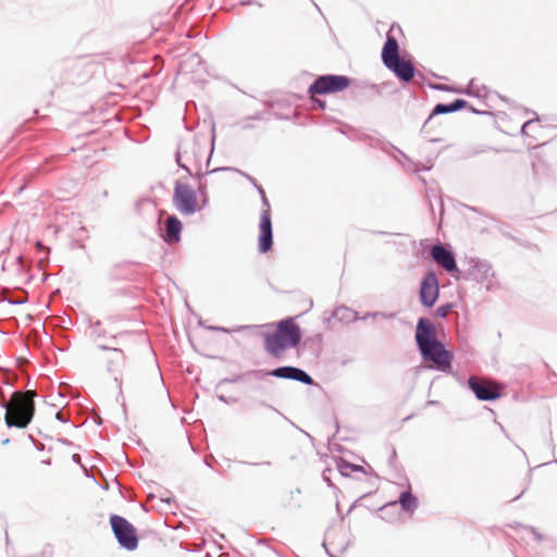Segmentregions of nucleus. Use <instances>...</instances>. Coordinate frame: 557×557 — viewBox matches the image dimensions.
Here are the masks:
<instances>
[{"mask_svg":"<svg viewBox=\"0 0 557 557\" xmlns=\"http://www.w3.org/2000/svg\"><path fill=\"white\" fill-rule=\"evenodd\" d=\"M375 317H382L384 319H393L395 317V313H385V312H367L364 315H360V320H366L368 318H375Z\"/></svg>","mask_w":557,"mask_h":557,"instance_id":"c85d7f7f","label":"nucleus"},{"mask_svg":"<svg viewBox=\"0 0 557 557\" xmlns=\"http://www.w3.org/2000/svg\"><path fill=\"white\" fill-rule=\"evenodd\" d=\"M42 463H45V465H50V463H51V459H50V458H48V459H46V460H42Z\"/></svg>","mask_w":557,"mask_h":557,"instance_id":"e2e57ef3","label":"nucleus"},{"mask_svg":"<svg viewBox=\"0 0 557 557\" xmlns=\"http://www.w3.org/2000/svg\"><path fill=\"white\" fill-rule=\"evenodd\" d=\"M201 198V207L200 208H203L208 205L209 202V195H208V182L207 180H200L198 186H197V191Z\"/></svg>","mask_w":557,"mask_h":557,"instance_id":"a878e982","label":"nucleus"},{"mask_svg":"<svg viewBox=\"0 0 557 557\" xmlns=\"http://www.w3.org/2000/svg\"><path fill=\"white\" fill-rule=\"evenodd\" d=\"M248 121H245V119L243 120V129H249V128H252L253 126L249 123H247Z\"/></svg>","mask_w":557,"mask_h":557,"instance_id":"603ef678","label":"nucleus"},{"mask_svg":"<svg viewBox=\"0 0 557 557\" xmlns=\"http://www.w3.org/2000/svg\"><path fill=\"white\" fill-rule=\"evenodd\" d=\"M337 469L343 476H349L347 473V470L354 471V472H364V469L360 465L351 463L344 458H339L337 460Z\"/></svg>","mask_w":557,"mask_h":557,"instance_id":"b1692460","label":"nucleus"},{"mask_svg":"<svg viewBox=\"0 0 557 557\" xmlns=\"http://www.w3.org/2000/svg\"><path fill=\"white\" fill-rule=\"evenodd\" d=\"M36 246H37V249L38 250H46V251H49V248H47L46 246H44V244L41 242H37L36 243Z\"/></svg>","mask_w":557,"mask_h":557,"instance_id":"09e8293b","label":"nucleus"},{"mask_svg":"<svg viewBox=\"0 0 557 557\" xmlns=\"http://www.w3.org/2000/svg\"><path fill=\"white\" fill-rule=\"evenodd\" d=\"M429 255L437 265L442 267L454 278L460 280L461 269L457 265L456 255L450 246L436 243L430 248Z\"/></svg>","mask_w":557,"mask_h":557,"instance_id":"0eeeda50","label":"nucleus"},{"mask_svg":"<svg viewBox=\"0 0 557 557\" xmlns=\"http://www.w3.org/2000/svg\"><path fill=\"white\" fill-rule=\"evenodd\" d=\"M333 472V470L331 468H326L323 470L322 472V480L330 486V487H333V488H337L335 486V484L332 482L331 480V473Z\"/></svg>","mask_w":557,"mask_h":557,"instance_id":"c756f323","label":"nucleus"},{"mask_svg":"<svg viewBox=\"0 0 557 557\" xmlns=\"http://www.w3.org/2000/svg\"><path fill=\"white\" fill-rule=\"evenodd\" d=\"M36 448L41 450L44 448V445L42 444L40 446L36 445Z\"/></svg>","mask_w":557,"mask_h":557,"instance_id":"774afa93","label":"nucleus"},{"mask_svg":"<svg viewBox=\"0 0 557 557\" xmlns=\"http://www.w3.org/2000/svg\"><path fill=\"white\" fill-rule=\"evenodd\" d=\"M216 397L220 401H222L224 404L235 403V399H230V398L225 397L224 395H218Z\"/></svg>","mask_w":557,"mask_h":557,"instance_id":"37998d69","label":"nucleus"},{"mask_svg":"<svg viewBox=\"0 0 557 557\" xmlns=\"http://www.w3.org/2000/svg\"><path fill=\"white\" fill-rule=\"evenodd\" d=\"M251 327H255L253 325H240L234 330H232L233 332H239L242 330H246V329H251Z\"/></svg>","mask_w":557,"mask_h":557,"instance_id":"de8ad7c7","label":"nucleus"},{"mask_svg":"<svg viewBox=\"0 0 557 557\" xmlns=\"http://www.w3.org/2000/svg\"><path fill=\"white\" fill-rule=\"evenodd\" d=\"M182 231L183 223L176 215L172 214L168 216L160 236L168 245H174L181 240Z\"/></svg>","mask_w":557,"mask_h":557,"instance_id":"dca6fc26","label":"nucleus"},{"mask_svg":"<svg viewBox=\"0 0 557 557\" xmlns=\"http://www.w3.org/2000/svg\"><path fill=\"white\" fill-rule=\"evenodd\" d=\"M535 121H539V117H536V119H535ZM533 123H534V120H529V121L524 122V123H523V125L521 126V131H520L521 135H525V134H527V131H525V129H527L530 125H532Z\"/></svg>","mask_w":557,"mask_h":557,"instance_id":"ea45409f","label":"nucleus"},{"mask_svg":"<svg viewBox=\"0 0 557 557\" xmlns=\"http://www.w3.org/2000/svg\"><path fill=\"white\" fill-rule=\"evenodd\" d=\"M235 381H236V379H227V377H226V379H223V380L221 381V383H233V382H235Z\"/></svg>","mask_w":557,"mask_h":557,"instance_id":"13d9d810","label":"nucleus"},{"mask_svg":"<svg viewBox=\"0 0 557 557\" xmlns=\"http://www.w3.org/2000/svg\"><path fill=\"white\" fill-rule=\"evenodd\" d=\"M256 189L259 193L260 198H262L263 196H267L265 195V190H264V188L261 185L257 186Z\"/></svg>","mask_w":557,"mask_h":557,"instance_id":"49530a36","label":"nucleus"},{"mask_svg":"<svg viewBox=\"0 0 557 557\" xmlns=\"http://www.w3.org/2000/svg\"><path fill=\"white\" fill-rule=\"evenodd\" d=\"M430 87L432 89H435V90H441V91H453L455 90L454 87L449 86V85H443V84H430Z\"/></svg>","mask_w":557,"mask_h":557,"instance_id":"7c9ffc66","label":"nucleus"},{"mask_svg":"<svg viewBox=\"0 0 557 557\" xmlns=\"http://www.w3.org/2000/svg\"><path fill=\"white\" fill-rule=\"evenodd\" d=\"M247 375H251L257 380H262L265 376H274L276 379L296 381L308 386L315 384L314 380L307 371L294 366H280L272 370H251L247 372Z\"/></svg>","mask_w":557,"mask_h":557,"instance_id":"f257e3e1","label":"nucleus"},{"mask_svg":"<svg viewBox=\"0 0 557 557\" xmlns=\"http://www.w3.org/2000/svg\"><path fill=\"white\" fill-rule=\"evenodd\" d=\"M524 529L530 531L534 535L536 542H541L543 540V535L535 528L525 525Z\"/></svg>","mask_w":557,"mask_h":557,"instance_id":"72a5a7b5","label":"nucleus"},{"mask_svg":"<svg viewBox=\"0 0 557 557\" xmlns=\"http://www.w3.org/2000/svg\"><path fill=\"white\" fill-rule=\"evenodd\" d=\"M488 148H478V149H474L473 152L471 153L472 156H475V154H479V153H482V152H485Z\"/></svg>","mask_w":557,"mask_h":557,"instance_id":"3c124183","label":"nucleus"},{"mask_svg":"<svg viewBox=\"0 0 557 557\" xmlns=\"http://www.w3.org/2000/svg\"><path fill=\"white\" fill-rule=\"evenodd\" d=\"M355 506H356V504L354 503V504L349 507V509H348L347 513H350V512H351V510L355 508Z\"/></svg>","mask_w":557,"mask_h":557,"instance_id":"0e129e2a","label":"nucleus"},{"mask_svg":"<svg viewBox=\"0 0 557 557\" xmlns=\"http://www.w3.org/2000/svg\"><path fill=\"white\" fill-rule=\"evenodd\" d=\"M440 297V282L434 271H429L420 283L419 299L423 307L432 308Z\"/></svg>","mask_w":557,"mask_h":557,"instance_id":"1a4fd4ad","label":"nucleus"},{"mask_svg":"<svg viewBox=\"0 0 557 557\" xmlns=\"http://www.w3.org/2000/svg\"><path fill=\"white\" fill-rule=\"evenodd\" d=\"M16 262L18 263V265H20L21 268H23V267H24L22 256H18V257L16 258Z\"/></svg>","mask_w":557,"mask_h":557,"instance_id":"4d7b16f0","label":"nucleus"},{"mask_svg":"<svg viewBox=\"0 0 557 557\" xmlns=\"http://www.w3.org/2000/svg\"><path fill=\"white\" fill-rule=\"evenodd\" d=\"M90 76V73L82 61H74L71 63L70 73L66 77L72 84H83Z\"/></svg>","mask_w":557,"mask_h":557,"instance_id":"412c9836","label":"nucleus"},{"mask_svg":"<svg viewBox=\"0 0 557 557\" xmlns=\"http://www.w3.org/2000/svg\"><path fill=\"white\" fill-rule=\"evenodd\" d=\"M466 108H468V101L465 99H461V98H457L449 103H442V102L436 103L433 107L429 117L424 122L421 132H425L426 125L434 116L440 115V114L454 113V112L460 111Z\"/></svg>","mask_w":557,"mask_h":557,"instance_id":"f3484780","label":"nucleus"},{"mask_svg":"<svg viewBox=\"0 0 557 557\" xmlns=\"http://www.w3.org/2000/svg\"><path fill=\"white\" fill-rule=\"evenodd\" d=\"M370 88H371L372 90L376 91V92H380V87H379V85H376V84H371V85H370Z\"/></svg>","mask_w":557,"mask_h":557,"instance_id":"5fc2aeb1","label":"nucleus"},{"mask_svg":"<svg viewBox=\"0 0 557 557\" xmlns=\"http://www.w3.org/2000/svg\"><path fill=\"white\" fill-rule=\"evenodd\" d=\"M191 60H193V61H196L198 64L201 62V59H200V57H199V54H198V53H194V54L191 55Z\"/></svg>","mask_w":557,"mask_h":557,"instance_id":"864d4df0","label":"nucleus"},{"mask_svg":"<svg viewBox=\"0 0 557 557\" xmlns=\"http://www.w3.org/2000/svg\"><path fill=\"white\" fill-rule=\"evenodd\" d=\"M5 301H8L11 305H22L27 301L25 297H17V298H5Z\"/></svg>","mask_w":557,"mask_h":557,"instance_id":"f704fd0d","label":"nucleus"},{"mask_svg":"<svg viewBox=\"0 0 557 557\" xmlns=\"http://www.w3.org/2000/svg\"><path fill=\"white\" fill-rule=\"evenodd\" d=\"M264 350L274 358H280L282 352L287 348H290L287 343L280 337L276 333H265L263 337Z\"/></svg>","mask_w":557,"mask_h":557,"instance_id":"6ab92c4d","label":"nucleus"},{"mask_svg":"<svg viewBox=\"0 0 557 557\" xmlns=\"http://www.w3.org/2000/svg\"><path fill=\"white\" fill-rule=\"evenodd\" d=\"M262 119H263L262 113H256L253 115H249V116L245 117V121L262 120Z\"/></svg>","mask_w":557,"mask_h":557,"instance_id":"c03bdc74","label":"nucleus"},{"mask_svg":"<svg viewBox=\"0 0 557 557\" xmlns=\"http://www.w3.org/2000/svg\"><path fill=\"white\" fill-rule=\"evenodd\" d=\"M239 3L242 5H251V4H258L259 7H261V3H258L253 0H240Z\"/></svg>","mask_w":557,"mask_h":557,"instance_id":"a18cd8bd","label":"nucleus"},{"mask_svg":"<svg viewBox=\"0 0 557 557\" xmlns=\"http://www.w3.org/2000/svg\"><path fill=\"white\" fill-rule=\"evenodd\" d=\"M98 348L109 352L107 358V371L113 374L114 381L121 385L119 374L121 373L125 362L124 351L120 348L111 347L108 345H98Z\"/></svg>","mask_w":557,"mask_h":557,"instance_id":"4468645a","label":"nucleus"},{"mask_svg":"<svg viewBox=\"0 0 557 557\" xmlns=\"http://www.w3.org/2000/svg\"><path fill=\"white\" fill-rule=\"evenodd\" d=\"M454 92L474 97H483L486 95V87L484 85L479 86L476 84V79L472 78L466 88H455Z\"/></svg>","mask_w":557,"mask_h":557,"instance_id":"5701e85b","label":"nucleus"},{"mask_svg":"<svg viewBox=\"0 0 557 557\" xmlns=\"http://www.w3.org/2000/svg\"><path fill=\"white\" fill-rule=\"evenodd\" d=\"M414 341L418 348L440 341L436 336L435 325L429 318L421 317L418 319Z\"/></svg>","mask_w":557,"mask_h":557,"instance_id":"f8f14e48","label":"nucleus"},{"mask_svg":"<svg viewBox=\"0 0 557 557\" xmlns=\"http://www.w3.org/2000/svg\"><path fill=\"white\" fill-rule=\"evenodd\" d=\"M397 503L400 505L401 510L407 513H412L419 505L418 497L411 492L410 488L403 491L399 494Z\"/></svg>","mask_w":557,"mask_h":557,"instance_id":"4be33fe9","label":"nucleus"},{"mask_svg":"<svg viewBox=\"0 0 557 557\" xmlns=\"http://www.w3.org/2000/svg\"><path fill=\"white\" fill-rule=\"evenodd\" d=\"M196 165H198V169H197V171L195 172V174H193L191 176H194L195 178H197V181H198V183H199V182H200V180H205V176L209 174V173H208L209 171H207V172H205V173H203V172L201 171V164H200V163H196Z\"/></svg>","mask_w":557,"mask_h":557,"instance_id":"2f4dec72","label":"nucleus"},{"mask_svg":"<svg viewBox=\"0 0 557 557\" xmlns=\"http://www.w3.org/2000/svg\"><path fill=\"white\" fill-rule=\"evenodd\" d=\"M384 66L389 70L401 83H410L416 75L414 65L400 57L388 60Z\"/></svg>","mask_w":557,"mask_h":557,"instance_id":"ddd939ff","label":"nucleus"},{"mask_svg":"<svg viewBox=\"0 0 557 557\" xmlns=\"http://www.w3.org/2000/svg\"><path fill=\"white\" fill-rule=\"evenodd\" d=\"M396 457H397L396 449H395V447H392L391 456L387 461L389 467H392V468L395 467Z\"/></svg>","mask_w":557,"mask_h":557,"instance_id":"e433bc0d","label":"nucleus"},{"mask_svg":"<svg viewBox=\"0 0 557 557\" xmlns=\"http://www.w3.org/2000/svg\"><path fill=\"white\" fill-rule=\"evenodd\" d=\"M395 151H397L400 156L407 158V156L398 148L394 147V146H391Z\"/></svg>","mask_w":557,"mask_h":557,"instance_id":"bf43d9fd","label":"nucleus"},{"mask_svg":"<svg viewBox=\"0 0 557 557\" xmlns=\"http://www.w3.org/2000/svg\"><path fill=\"white\" fill-rule=\"evenodd\" d=\"M110 524L121 548L133 552L138 547L136 529L127 519L119 515H111Z\"/></svg>","mask_w":557,"mask_h":557,"instance_id":"7ed1b4c3","label":"nucleus"},{"mask_svg":"<svg viewBox=\"0 0 557 557\" xmlns=\"http://www.w3.org/2000/svg\"><path fill=\"white\" fill-rule=\"evenodd\" d=\"M424 361L431 362L433 369L446 372L451 368L454 355L450 350L446 349L445 345L437 341L418 348Z\"/></svg>","mask_w":557,"mask_h":557,"instance_id":"20e7f679","label":"nucleus"},{"mask_svg":"<svg viewBox=\"0 0 557 557\" xmlns=\"http://www.w3.org/2000/svg\"><path fill=\"white\" fill-rule=\"evenodd\" d=\"M207 329L210 331H213V332H221V333H231L232 332L231 330L223 327V326H208Z\"/></svg>","mask_w":557,"mask_h":557,"instance_id":"58836bf2","label":"nucleus"},{"mask_svg":"<svg viewBox=\"0 0 557 557\" xmlns=\"http://www.w3.org/2000/svg\"><path fill=\"white\" fill-rule=\"evenodd\" d=\"M351 83L352 79L346 75L323 74L314 78L308 87V94L311 96L336 94L347 89Z\"/></svg>","mask_w":557,"mask_h":557,"instance_id":"f03ea898","label":"nucleus"},{"mask_svg":"<svg viewBox=\"0 0 557 557\" xmlns=\"http://www.w3.org/2000/svg\"><path fill=\"white\" fill-rule=\"evenodd\" d=\"M261 202L262 211L259 223L258 249L261 253H267L273 247V227L268 197L263 196Z\"/></svg>","mask_w":557,"mask_h":557,"instance_id":"6e6552de","label":"nucleus"},{"mask_svg":"<svg viewBox=\"0 0 557 557\" xmlns=\"http://www.w3.org/2000/svg\"><path fill=\"white\" fill-rule=\"evenodd\" d=\"M323 547L325 548L326 553H327L331 557H333V556H332V554L330 553L329 548H327L326 543H324V544H323Z\"/></svg>","mask_w":557,"mask_h":557,"instance_id":"680f3d73","label":"nucleus"},{"mask_svg":"<svg viewBox=\"0 0 557 557\" xmlns=\"http://www.w3.org/2000/svg\"><path fill=\"white\" fill-rule=\"evenodd\" d=\"M258 404L261 406V407H265V408H269L273 411H275L276 413L281 414L282 417H284L286 419V417L280 411L277 410L275 407H273L272 405L268 404L267 401L264 400H259Z\"/></svg>","mask_w":557,"mask_h":557,"instance_id":"c9c22d12","label":"nucleus"},{"mask_svg":"<svg viewBox=\"0 0 557 557\" xmlns=\"http://www.w3.org/2000/svg\"><path fill=\"white\" fill-rule=\"evenodd\" d=\"M174 207L184 215H191L200 208L198 207L197 193L187 183L177 181L173 193Z\"/></svg>","mask_w":557,"mask_h":557,"instance_id":"423d86ee","label":"nucleus"},{"mask_svg":"<svg viewBox=\"0 0 557 557\" xmlns=\"http://www.w3.org/2000/svg\"><path fill=\"white\" fill-rule=\"evenodd\" d=\"M9 443H10V440H9V438H4V440L2 441V444H3V445H7V444H9Z\"/></svg>","mask_w":557,"mask_h":557,"instance_id":"69168bd1","label":"nucleus"},{"mask_svg":"<svg viewBox=\"0 0 557 557\" xmlns=\"http://www.w3.org/2000/svg\"><path fill=\"white\" fill-rule=\"evenodd\" d=\"M91 335L96 337H104L106 331L101 327V321L90 322Z\"/></svg>","mask_w":557,"mask_h":557,"instance_id":"bb28decb","label":"nucleus"},{"mask_svg":"<svg viewBox=\"0 0 557 557\" xmlns=\"http://www.w3.org/2000/svg\"><path fill=\"white\" fill-rule=\"evenodd\" d=\"M72 458H73V460H74L75 462H77V461L79 460V458H81V457H79V455H76V454H75V455H73V457H72Z\"/></svg>","mask_w":557,"mask_h":557,"instance_id":"052dcab7","label":"nucleus"},{"mask_svg":"<svg viewBox=\"0 0 557 557\" xmlns=\"http://www.w3.org/2000/svg\"><path fill=\"white\" fill-rule=\"evenodd\" d=\"M175 162L188 175H193L187 163H200V144L197 136L191 139H183L178 143L175 151Z\"/></svg>","mask_w":557,"mask_h":557,"instance_id":"39448f33","label":"nucleus"},{"mask_svg":"<svg viewBox=\"0 0 557 557\" xmlns=\"http://www.w3.org/2000/svg\"><path fill=\"white\" fill-rule=\"evenodd\" d=\"M205 462L208 467H211V461H209L208 458L205 459Z\"/></svg>","mask_w":557,"mask_h":557,"instance_id":"338daca9","label":"nucleus"},{"mask_svg":"<svg viewBox=\"0 0 557 557\" xmlns=\"http://www.w3.org/2000/svg\"><path fill=\"white\" fill-rule=\"evenodd\" d=\"M214 140H215V132H214V126H213L212 127L211 149H210V153H209V157H208L207 164L210 163V159H211V156H212L213 150H214Z\"/></svg>","mask_w":557,"mask_h":557,"instance_id":"4c0bfd02","label":"nucleus"},{"mask_svg":"<svg viewBox=\"0 0 557 557\" xmlns=\"http://www.w3.org/2000/svg\"><path fill=\"white\" fill-rule=\"evenodd\" d=\"M467 109H468L469 111H471L472 113H475V114H483V113H484V112H482V111L476 110L475 108H473V107H472V106H470L469 103H468V108H467Z\"/></svg>","mask_w":557,"mask_h":557,"instance_id":"8fccbe9b","label":"nucleus"},{"mask_svg":"<svg viewBox=\"0 0 557 557\" xmlns=\"http://www.w3.org/2000/svg\"><path fill=\"white\" fill-rule=\"evenodd\" d=\"M454 305L451 302H446L436 308V315L440 318H446L448 312L453 309Z\"/></svg>","mask_w":557,"mask_h":557,"instance_id":"cd10ccee","label":"nucleus"},{"mask_svg":"<svg viewBox=\"0 0 557 557\" xmlns=\"http://www.w3.org/2000/svg\"><path fill=\"white\" fill-rule=\"evenodd\" d=\"M467 268L461 270L460 280L481 283L493 274L492 265L486 260L470 258L466 261Z\"/></svg>","mask_w":557,"mask_h":557,"instance_id":"9d476101","label":"nucleus"},{"mask_svg":"<svg viewBox=\"0 0 557 557\" xmlns=\"http://www.w3.org/2000/svg\"><path fill=\"white\" fill-rule=\"evenodd\" d=\"M220 171H233V172H237L238 174H240L242 176H244L245 178H247L252 185L253 187L256 188L257 186H259L260 184H258L257 180L255 177H252L251 175H249L248 173H245L243 172L242 170H238L236 168H232V166H222V168H215L213 170H210L209 173H215V172H220Z\"/></svg>","mask_w":557,"mask_h":557,"instance_id":"393cba45","label":"nucleus"},{"mask_svg":"<svg viewBox=\"0 0 557 557\" xmlns=\"http://www.w3.org/2000/svg\"><path fill=\"white\" fill-rule=\"evenodd\" d=\"M396 25L393 24L389 28V30L386 34V40L383 45L381 58L382 63L388 62V60H393L394 58L399 57V44L397 38L393 35V32L395 29ZM398 32H401L400 26L397 25Z\"/></svg>","mask_w":557,"mask_h":557,"instance_id":"a211bd4d","label":"nucleus"},{"mask_svg":"<svg viewBox=\"0 0 557 557\" xmlns=\"http://www.w3.org/2000/svg\"><path fill=\"white\" fill-rule=\"evenodd\" d=\"M332 319H335L341 323L348 324L360 320V315L357 311L346 306H338L333 310L331 317L325 319V322L330 324Z\"/></svg>","mask_w":557,"mask_h":557,"instance_id":"aec40b11","label":"nucleus"},{"mask_svg":"<svg viewBox=\"0 0 557 557\" xmlns=\"http://www.w3.org/2000/svg\"><path fill=\"white\" fill-rule=\"evenodd\" d=\"M274 333L278 334L290 348L297 347L302 337L300 326L292 318L281 320Z\"/></svg>","mask_w":557,"mask_h":557,"instance_id":"9b49d317","label":"nucleus"},{"mask_svg":"<svg viewBox=\"0 0 557 557\" xmlns=\"http://www.w3.org/2000/svg\"><path fill=\"white\" fill-rule=\"evenodd\" d=\"M160 499H161L162 502H166V503H169V504H170V503H171V500H172V498H171V497H169V496H163V495H161Z\"/></svg>","mask_w":557,"mask_h":557,"instance_id":"6e6d98bb","label":"nucleus"},{"mask_svg":"<svg viewBox=\"0 0 557 557\" xmlns=\"http://www.w3.org/2000/svg\"><path fill=\"white\" fill-rule=\"evenodd\" d=\"M239 463L243 465H249V466H271L270 461H262V462H248V461H239Z\"/></svg>","mask_w":557,"mask_h":557,"instance_id":"a19ab883","label":"nucleus"},{"mask_svg":"<svg viewBox=\"0 0 557 557\" xmlns=\"http://www.w3.org/2000/svg\"><path fill=\"white\" fill-rule=\"evenodd\" d=\"M468 387L474 394V396L482 401H494L500 398L502 393L487 383L480 381L474 375L469 376Z\"/></svg>","mask_w":557,"mask_h":557,"instance_id":"2eb2a0df","label":"nucleus"},{"mask_svg":"<svg viewBox=\"0 0 557 557\" xmlns=\"http://www.w3.org/2000/svg\"><path fill=\"white\" fill-rule=\"evenodd\" d=\"M55 419L62 423H66L70 421V418L67 417V414L64 412L63 409L59 410L57 413H55Z\"/></svg>","mask_w":557,"mask_h":557,"instance_id":"473e14b6","label":"nucleus"},{"mask_svg":"<svg viewBox=\"0 0 557 557\" xmlns=\"http://www.w3.org/2000/svg\"><path fill=\"white\" fill-rule=\"evenodd\" d=\"M313 107L314 108H319V109H324L325 107V101L321 100V99H314L313 100Z\"/></svg>","mask_w":557,"mask_h":557,"instance_id":"79ce46f5","label":"nucleus"}]
</instances>
